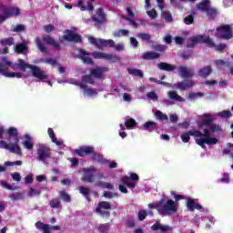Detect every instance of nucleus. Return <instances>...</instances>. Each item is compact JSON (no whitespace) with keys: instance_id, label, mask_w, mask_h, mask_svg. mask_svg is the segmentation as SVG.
Wrapping results in <instances>:
<instances>
[{"instance_id":"49530a36","label":"nucleus","mask_w":233,"mask_h":233,"mask_svg":"<svg viewBox=\"0 0 233 233\" xmlns=\"http://www.w3.org/2000/svg\"><path fill=\"white\" fill-rule=\"evenodd\" d=\"M59 196H60L61 199L63 201H65L66 203H70V201H72V198H70V195H68V193H66V191H60Z\"/></svg>"},{"instance_id":"aec40b11","label":"nucleus","mask_w":233,"mask_h":233,"mask_svg":"<svg viewBox=\"0 0 233 233\" xmlns=\"http://www.w3.org/2000/svg\"><path fill=\"white\" fill-rule=\"evenodd\" d=\"M92 161H97V163H101L105 165V163H108V160L103 157V155L96 152V149L93 147V153H90Z\"/></svg>"},{"instance_id":"2eb2a0df","label":"nucleus","mask_w":233,"mask_h":233,"mask_svg":"<svg viewBox=\"0 0 233 233\" xmlns=\"http://www.w3.org/2000/svg\"><path fill=\"white\" fill-rule=\"evenodd\" d=\"M0 45L4 46L3 50L0 49V54H9L8 46H14L15 45V41L14 40V37H8V38H3L0 40Z\"/></svg>"},{"instance_id":"6ab92c4d","label":"nucleus","mask_w":233,"mask_h":233,"mask_svg":"<svg viewBox=\"0 0 233 233\" xmlns=\"http://www.w3.org/2000/svg\"><path fill=\"white\" fill-rule=\"evenodd\" d=\"M187 210L189 212H194V210H202L203 209V206H201V204H199V203H196V201H194V199H192V198L187 199Z\"/></svg>"},{"instance_id":"052dcab7","label":"nucleus","mask_w":233,"mask_h":233,"mask_svg":"<svg viewBox=\"0 0 233 233\" xmlns=\"http://www.w3.org/2000/svg\"><path fill=\"white\" fill-rule=\"evenodd\" d=\"M171 196H174L175 198V203H179V201H181V199H185V196L183 195H177L176 191H171L170 192Z\"/></svg>"},{"instance_id":"a19ab883","label":"nucleus","mask_w":233,"mask_h":233,"mask_svg":"<svg viewBox=\"0 0 233 233\" xmlns=\"http://www.w3.org/2000/svg\"><path fill=\"white\" fill-rule=\"evenodd\" d=\"M218 117H222L223 119H230L232 117V113L230 110H222L218 113Z\"/></svg>"},{"instance_id":"7c9ffc66","label":"nucleus","mask_w":233,"mask_h":233,"mask_svg":"<svg viewBox=\"0 0 233 233\" xmlns=\"http://www.w3.org/2000/svg\"><path fill=\"white\" fill-rule=\"evenodd\" d=\"M78 190L80 194H82V196H84L86 199H87V201H90V192H92L90 188L80 186L78 187Z\"/></svg>"},{"instance_id":"680f3d73","label":"nucleus","mask_w":233,"mask_h":233,"mask_svg":"<svg viewBox=\"0 0 233 233\" xmlns=\"http://www.w3.org/2000/svg\"><path fill=\"white\" fill-rule=\"evenodd\" d=\"M42 41H44V43H46V45H50L52 46L56 40H54V38H52V36H50V35H47L46 36H45L42 39Z\"/></svg>"},{"instance_id":"13d9d810","label":"nucleus","mask_w":233,"mask_h":233,"mask_svg":"<svg viewBox=\"0 0 233 233\" xmlns=\"http://www.w3.org/2000/svg\"><path fill=\"white\" fill-rule=\"evenodd\" d=\"M106 59L107 61H112V63H116V62H117V61H120L121 58H119V56H117L106 54Z\"/></svg>"},{"instance_id":"4468645a","label":"nucleus","mask_w":233,"mask_h":233,"mask_svg":"<svg viewBox=\"0 0 233 233\" xmlns=\"http://www.w3.org/2000/svg\"><path fill=\"white\" fill-rule=\"evenodd\" d=\"M190 136H193V137H203V133H201L199 130L191 129L183 133L180 139L183 141V143H188V141H190Z\"/></svg>"},{"instance_id":"864d4df0","label":"nucleus","mask_w":233,"mask_h":233,"mask_svg":"<svg viewBox=\"0 0 233 233\" xmlns=\"http://www.w3.org/2000/svg\"><path fill=\"white\" fill-rule=\"evenodd\" d=\"M129 32L127 29H120L116 32H115L114 35L115 37H121V36H127L128 35Z\"/></svg>"},{"instance_id":"20e7f679","label":"nucleus","mask_w":233,"mask_h":233,"mask_svg":"<svg viewBox=\"0 0 233 233\" xmlns=\"http://www.w3.org/2000/svg\"><path fill=\"white\" fill-rule=\"evenodd\" d=\"M7 132L9 137H14V142L7 144L6 141L1 140V147L5 150H9L11 154H17V156H23V151H21V147H19V137L17 128L9 127Z\"/></svg>"},{"instance_id":"0e129e2a","label":"nucleus","mask_w":233,"mask_h":233,"mask_svg":"<svg viewBox=\"0 0 233 233\" xmlns=\"http://www.w3.org/2000/svg\"><path fill=\"white\" fill-rule=\"evenodd\" d=\"M25 28L24 25L18 24L13 28V32H25Z\"/></svg>"},{"instance_id":"f3484780","label":"nucleus","mask_w":233,"mask_h":233,"mask_svg":"<svg viewBox=\"0 0 233 233\" xmlns=\"http://www.w3.org/2000/svg\"><path fill=\"white\" fill-rule=\"evenodd\" d=\"M84 177H82V181L85 183H94L96 180V176L94 173L96 172V168H83Z\"/></svg>"},{"instance_id":"e2e57ef3","label":"nucleus","mask_w":233,"mask_h":233,"mask_svg":"<svg viewBox=\"0 0 233 233\" xmlns=\"http://www.w3.org/2000/svg\"><path fill=\"white\" fill-rule=\"evenodd\" d=\"M147 97L148 99H151L152 101H157V99H159V97L157 96V94H156V92L147 93Z\"/></svg>"},{"instance_id":"5fc2aeb1","label":"nucleus","mask_w":233,"mask_h":233,"mask_svg":"<svg viewBox=\"0 0 233 233\" xmlns=\"http://www.w3.org/2000/svg\"><path fill=\"white\" fill-rule=\"evenodd\" d=\"M28 196L29 198H34L35 196H41V190L30 187Z\"/></svg>"},{"instance_id":"8fccbe9b","label":"nucleus","mask_w":233,"mask_h":233,"mask_svg":"<svg viewBox=\"0 0 233 233\" xmlns=\"http://www.w3.org/2000/svg\"><path fill=\"white\" fill-rule=\"evenodd\" d=\"M26 48H27L26 43H20L16 45L15 46L16 54H23V52H25Z\"/></svg>"},{"instance_id":"423d86ee","label":"nucleus","mask_w":233,"mask_h":233,"mask_svg":"<svg viewBox=\"0 0 233 233\" xmlns=\"http://www.w3.org/2000/svg\"><path fill=\"white\" fill-rule=\"evenodd\" d=\"M21 15V9L13 5H0V25L5 23L10 17H18Z\"/></svg>"},{"instance_id":"c756f323","label":"nucleus","mask_w":233,"mask_h":233,"mask_svg":"<svg viewBox=\"0 0 233 233\" xmlns=\"http://www.w3.org/2000/svg\"><path fill=\"white\" fill-rule=\"evenodd\" d=\"M99 46H109V48H114V46H116V42H114V40L112 39L106 40V39L100 38Z\"/></svg>"},{"instance_id":"3c124183","label":"nucleus","mask_w":233,"mask_h":233,"mask_svg":"<svg viewBox=\"0 0 233 233\" xmlns=\"http://www.w3.org/2000/svg\"><path fill=\"white\" fill-rule=\"evenodd\" d=\"M0 185L3 188H6L7 190H17V187H12V185L8 184L6 180H1Z\"/></svg>"},{"instance_id":"1a4fd4ad","label":"nucleus","mask_w":233,"mask_h":233,"mask_svg":"<svg viewBox=\"0 0 233 233\" xmlns=\"http://www.w3.org/2000/svg\"><path fill=\"white\" fill-rule=\"evenodd\" d=\"M217 31L219 33V39L228 40L233 38L232 27L230 25H221L220 27L217 28Z\"/></svg>"},{"instance_id":"6e6d98bb","label":"nucleus","mask_w":233,"mask_h":233,"mask_svg":"<svg viewBox=\"0 0 233 233\" xmlns=\"http://www.w3.org/2000/svg\"><path fill=\"white\" fill-rule=\"evenodd\" d=\"M138 221H145L147 219V217L148 216V212L147 210H139L138 211Z\"/></svg>"},{"instance_id":"2f4dec72","label":"nucleus","mask_w":233,"mask_h":233,"mask_svg":"<svg viewBox=\"0 0 233 233\" xmlns=\"http://www.w3.org/2000/svg\"><path fill=\"white\" fill-rule=\"evenodd\" d=\"M127 72L130 76H136L137 77H140V79H143L144 77V74L141 69L129 68L127 69Z\"/></svg>"},{"instance_id":"58836bf2","label":"nucleus","mask_w":233,"mask_h":233,"mask_svg":"<svg viewBox=\"0 0 233 233\" xmlns=\"http://www.w3.org/2000/svg\"><path fill=\"white\" fill-rule=\"evenodd\" d=\"M155 116L157 119H158V121H168V116H167V114H164L160 110H157L155 113Z\"/></svg>"},{"instance_id":"f8f14e48","label":"nucleus","mask_w":233,"mask_h":233,"mask_svg":"<svg viewBox=\"0 0 233 233\" xmlns=\"http://www.w3.org/2000/svg\"><path fill=\"white\" fill-rule=\"evenodd\" d=\"M65 34L63 35V39L65 41H68L69 43H83V37L80 36V35L74 33V31L67 29L65 31Z\"/></svg>"},{"instance_id":"6e6552de","label":"nucleus","mask_w":233,"mask_h":233,"mask_svg":"<svg viewBox=\"0 0 233 233\" xmlns=\"http://www.w3.org/2000/svg\"><path fill=\"white\" fill-rule=\"evenodd\" d=\"M109 210H112V204H110L108 201H100L98 202L95 212L103 218H110Z\"/></svg>"},{"instance_id":"e433bc0d","label":"nucleus","mask_w":233,"mask_h":233,"mask_svg":"<svg viewBox=\"0 0 233 233\" xmlns=\"http://www.w3.org/2000/svg\"><path fill=\"white\" fill-rule=\"evenodd\" d=\"M11 201H19L25 199V196L21 192H15L9 195Z\"/></svg>"},{"instance_id":"72a5a7b5","label":"nucleus","mask_w":233,"mask_h":233,"mask_svg":"<svg viewBox=\"0 0 233 233\" xmlns=\"http://www.w3.org/2000/svg\"><path fill=\"white\" fill-rule=\"evenodd\" d=\"M35 45L38 50H40L43 54H46V52H48L46 46H45V44H43V40H41V38L37 37L35 39Z\"/></svg>"},{"instance_id":"4d7b16f0","label":"nucleus","mask_w":233,"mask_h":233,"mask_svg":"<svg viewBox=\"0 0 233 233\" xmlns=\"http://www.w3.org/2000/svg\"><path fill=\"white\" fill-rule=\"evenodd\" d=\"M205 94L198 92V93H189L187 96V99H198L199 97H203Z\"/></svg>"},{"instance_id":"b1692460","label":"nucleus","mask_w":233,"mask_h":233,"mask_svg":"<svg viewBox=\"0 0 233 233\" xmlns=\"http://www.w3.org/2000/svg\"><path fill=\"white\" fill-rule=\"evenodd\" d=\"M210 0H202L200 3L197 4V9L200 12H206L210 7Z\"/></svg>"},{"instance_id":"c03bdc74","label":"nucleus","mask_w":233,"mask_h":233,"mask_svg":"<svg viewBox=\"0 0 233 233\" xmlns=\"http://www.w3.org/2000/svg\"><path fill=\"white\" fill-rule=\"evenodd\" d=\"M97 230L99 233H106L108 230H110V224L106 223V224H100L97 227Z\"/></svg>"},{"instance_id":"cd10ccee","label":"nucleus","mask_w":233,"mask_h":233,"mask_svg":"<svg viewBox=\"0 0 233 233\" xmlns=\"http://www.w3.org/2000/svg\"><path fill=\"white\" fill-rule=\"evenodd\" d=\"M167 96L169 99H172V101H177L178 103H183V101H185V99H183L181 96L177 95V92L176 91H169Z\"/></svg>"},{"instance_id":"338daca9","label":"nucleus","mask_w":233,"mask_h":233,"mask_svg":"<svg viewBox=\"0 0 233 233\" xmlns=\"http://www.w3.org/2000/svg\"><path fill=\"white\" fill-rule=\"evenodd\" d=\"M5 165L6 167H14L15 165H17L18 167H21V165H23V161H21V160H16L15 162L7 161V162L5 163Z\"/></svg>"},{"instance_id":"69168bd1","label":"nucleus","mask_w":233,"mask_h":233,"mask_svg":"<svg viewBox=\"0 0 233 233\" xmlns=\"http://www.w3.org/2000/svg\"><path fill=\"white\" fill-rule=\"evenodd\" d=\"M185 25H192L194 24V15H189L184 18Z\"/></svg>"},{"instance_id":"603ef678","label":"nucleus","mask_w":233,"mask_h":233,"mask_svg":"<svg viewBox=\"0 0 233 233\" xmlns=\"http://www.w3.org/2000/svg\"><path fill=\"white\" fill-rule=\"evenodd\" d=\"M163 17L166 23H172L174 21V18L172 17V14L170 13V11H164Z\"/></svg>"},{"instance_id":"c85d7f7f","label":"nucleus","mask_w":233,"mask_h":233,"mask_svg":"<svg viewBox=\"0 0 233 233\" xmlns=\"http://www.w3.org/2000/svg\"><path fill=\"white\" fill-rule=\"evenodd\" d=\"M143 130H148L152 132V130H156L157 128V123L154 121H147L142 126Z\"/></svg>"},{"instance_id":"473e14b6","label":"nucleus","mask_w":233,"mask_h":233,"mask_svg":"<svg viewBox=\"0 0 233 233\" xmlns=\"http://www.w3.org/2000/svg\"><path fill=\"white\" fill-rule=\"evenodd\" d=\"M95 187H98L99 188H107L108 190L114 189V185H112L110 183L104 182V181H97L95 184Z\"/></svg>"},{"instance_id":"09e8293b","label":"nucleus","mask_w":233,"mask_h":233,"mask_svg":"<svg viewBox=\"0 0 233 233\" xmlns=\"http://www.w3.org/2000/svg\"><path fill=\"white\" fill-rule=\"evenodd\" d=\"M85 0H76V4L73 6L79 8L81 12H86V7H85Z\"/></svg>"},{"instance_id":"dca6fc26","label":"nucleus","mask_w":233,"mask_h":233,"mask_svg":"<svg viewBox=\"0 0 233 233\" xmlns=\"http://www.w3.org/2000/svg\"><path fill=\"white\" fill-rule=\"evenodd\" d=\"M178 73H179L180 77H182V79H190L196 74L194 69L188 68L185 66H180L178 67Z\"/></svg>"},{"instance_id":"bb28decb","label":"nucleus","mask_w":233,"mask_h":233,"mask_svg":"<svg viewBox=\"0 0 233 233\" xmlns=\"http://www.w3.org/2000/svg\"><path fill=\"white\" fill-rule=\"evenodd\" d=\"M151 230H153L154 232L160 230L161 232H167V230H170V227L168 226H163L161 225V223L159 222H156L152 227H151Z\"/></svg>"},{"instance_id":"412c9836","label":"nucleus","mask_w":233,"mask_h":233,"mask_svg":"<svg viewBox=\"0 0 233 233\" xmlns=\"http://www.w3.org/2000/svg\"><path fill=\"white\" fill-rule=\"evenodd\" d=\"M161 55L159 53L156 52H146L142 54V59H145L146 61H152L154 59H159Z\"/></svg>"},{"instance_id":"9d476101","label":"nucleus","mask_w":233,"mask_h":233,"mask_svg":"<svg viewBox=\"0 0 233 233\" xmlns=\"http://www.w3.org/2000/svg\"><path fill=\"white\" fill-rule=\"evenodd\" d=\"M38 161H45L52 157V149L45 145H40L37 149Z\"/></svg>"},{"instance_id":"f03ea898","label":"nucleus","mask_w":233,"mask_h":233,"mask_svg":"<svg viewBox=\"0 0 233 233\" xmlns=\"http://www.w3.org/2000/svg\"><path fill=\"white\" fill-rule=\"evenodd\" d=\"M3 63L10 68L14 70H22V72H26V68H29L32 72L33 77L35 79H39L40 81H44V79H48V75H46V71L41 70V67L37 66H34L31 64H26L24 59H18L17 63L14 64L11 61H8L6 57L2 58Z\"/></svg>"},{"instance_id":"79ce46f5","label":"nucleus","mask_w":233,"mask_h":233,"mask_svg":"<svg viewBox=\"0 0 233 233\" xmlns=\"http://www.w3.org/2000/svg\"><path fill=\"white\" fill-rule=\"evenodd\" d=\"M40 63H46V65H51V66H57V60L55 58H42Z\"/></svg>"},{"instance_id":"0eeeda50","label":"nucleus","mask_w":233,"mask_h":233,"mask_svg":"<svg viewBox=\"0 0 233 233\" xmlns=\"http://www.w3.org/2000/svg\"><path fill=\"white\" fill-rule=\"evenodd\" d=\"M79 54V59L83 60V63H86V65H93L94 61H92V58L86 56H92L94 59H106V53H101V52H86L85 49H78Z\"/></svg>"},{"instance_id":"39448f33","label":"nucleus","mask_w":233,"mask_h":233,"mask_svg":"<svg viewBox=\"0 0 233 233\" xmlns=\"http://www.w3.org/2000/svg\"><path fill=\"white\" fill-rule=\"evenodd\" d=\"M179 203H176L170 198L160 200V216H172V214L177 213Z\"/></svg>"},{"instance_id":"5701e85b","label":"nucleus","mask_w":233,"mask_h":233,"mask_svg":"<svg viewBox=\"0 0 233 233\" xmlns=\"http://www.w3.org/2000/svg\"><path fill=\"white\" fill-rule=\"evenodd\" d=\"M159 70H164L165 72H174L176 70V66H172L168 63L161 62L157 65Z\"/></svg>"},{"instance_id":"c9c22d12","label":"nucleus","mask_w":233,"mask_h":233,"mask_svg":"<svg viewBox=\"0 0 233 233\" xmlns=\"http://www.w3.org/2000/svg\"><path fill=\"white\" fill-rule=\"evenodd\" d=\"M207 17L210 20L216 19V15H218V10L212 7H209L208 10L206 11Z\"/></svg>"},{"instance_id":"f704fd0d","label":"nucleus","mask_w":233,"mask_h":233,"mask_svg":"<svg viewBox=\"0 0 233 233\" xmlns=\"http://www.w3.org/2000/svg\"><path fill=\"white\" fill-rule=\"evenodd\" d=\"M138 39H141L142 41H146L147 43H148L149 45H152V41L150 34L148 33H138L137 35Z\"/></svg>"},{"instance_id":"ddd939ff","label":"nucleus","mask_w":233,"mask_h":233,"mask_svg":"<svg viewBox=\"0 0 233 233\" xmlns=\"http://www.w3.org/2000/svg\"><path fill=\"white\" fill-rule=\"evenodd\" d=\"M195 86L196 83H194V80L185 79L181 82H177V84H175V88L183 92L185 90H190V88H194Z\"/></svg>"},{"instance_id":"ea45409f","label":"nucleus","mask_w":233,"mask_h":233,"mask_svg":"<svg viewBox=\"0 0 233 233\" xmlns=\"http://www.w3.org/2000/svg\"><path fill=\"white\" fill-rule=\"evenodd\" d=\"M125 125L127 130H132V128H136V125H137V122H136V119L134 118H129L126 121Z\"/></svg>"},{"instance_id":"7ed1b4c3","label":"nucleus","mask_w":233,"mask_h":233,"mask_svg":"<svg viewBox=\"0 0 233 233\" xmlns=\"http://www.w3.org/2000/svg\"><path fill=\"white\" fill-rule=\"evenodd\" d=\"M196 45H206L208 48H215L217 52H223V50L227 48V44H218L216 46L214 40H212L210 36L205 35L191 36L187 44V48H194Z\"/></svg>"},{"instance_id":"393cba45","label":"nucleus","mask_w":233,"mask_h":233,"mask_svg":"<svg viewBox=\"0 0 233 233\" xmlns=\"http://www.w3.org/2000/svg\"><path fill=\"white\" fill-rule=\"evenodd\" d=\"M25 141L23 142L24 147L26 148V150H33L34 149V142L32 141V137L30 135L25 134Z\"/></svg>"},{"instance_id":"774afa93","label":"nucleus","mask_w":233,"mask_h":233,"mask_svg":"<svg viewBox=\"0 0 233 233\" xmlns=\"http://www.w3.org/2000/svg\"><path fill=\"white\" fill-rule=\"evenodd\" d=\"M154 50H157V52H165L167 50V46L165 45H156L153 46Z\"/></svg>"},{"instance_id":"4be33fe9","label":"nucleus","mask_w":233,"mask_h":233,"mask_svg":"<svg viewBox=\"0 0 233 233\" xmlns=\"http://www.w3.org/2000/svg\"><path fill=\"white\" fill-rule=\"evenodd\" d=\"M212 74V66H208L206 67H202L198 70V75L200 77H203L204 79H207L208 76Z\"/></svg>"},{"instance_id":"37998d69","label":"nucleus","mask_w":233,"mask_h":233,"mask_svg":"<svg viewBox=\"0 0 233 233\" xmlns=\"http://www.w3.org/2000/svg\"><path fill=\"white\" fill-rule=\"evenodd\" d=\"M51 208H59L61 207V199L56 198L49 201Z\"/></svg>"},{"instance_id":"9b49d317","label":"nucleus","mask_w":233,"mask_h":233,"mask_svg":"<svg viewBox=\"0 0 233 233\" xmlns=\"http://www.w3.org/2000/svg\"><path fill=\"white\" fill-rule=\"evenodd\" d=\"M93 21L96 26H102L104 23H106V14L105 13V9H103V7L96 9V15L93 16Z\"/></svg>"},{"instance_id":"a211bd4d","label":"nucleus","mask_w":233,"mask_h":233,"mask_svg":"<svg viewBox=\"0 0 233 233\" xmlns=\"http://www.w3.org/2000/svg\"><path fill=\"white\" fill-rule=\"evenodd\" d=\"M94 153V147L86 146L84 147H80L79 149L75 150V154L79 156V157H85L86 156H90V154Z\"/></svg>"},{"instance_id":"a18cd8bd","label":"nucleus","mask_w":233,"mask_h":233,"mask_svg":"<svg viewBox=\"0 0 233 233\" xmlns=\"http://www.w3.org/2000/svg\"><path fill=\"white\" fill-rule=\"evenodd\" d=\"M90 74L93 77H96V79H101V77H103V74L101 73L99 67L92 69L90 71Z\"/></svg>"},{"instance_id":"4c0bfd02","label":"nucleus","mask_w":233,"mask_h":233,"mask_svg":"<svg viewBox=\"0 0 233 233\" xmlns=\"http://www.w3.org/2000/svg\"><path fill=\"white\" fill-rule=\"evenodd\" d=\"M0 74H2V76H5V77H15V72L5 71V66L3 64H0Z\"/></svg>"},{"instance_id":"bf43d9fd","label":"nucleus","mask_w":233,"mask_h":233,"mask_svg":"<svg viewBox=\"0 0 233 233\" xmlns=\"http://www.w3.org/2000/svg\"><path fill=\"white\" fill-rule=\"evenodd\" d=\"M149 208H156L158 212V214H160V208H161V200L156 203H150L148 204Z\"/></svg>"},{"instance_id":"f257e3e1","label":"nucleus","mask_w":233,"mask_h":233,"mask_svg":"<svg viewBox=\"0 0 233 233\" xmlns=\"http://www.w3.org/2000/svg\"><path fill=\"white\" fill-rule=\"evenodd\" d=\"M204 120L198 123V128H203V127H208V128L205 127L202 133V138H197L196 143L201 148H207L205 145H218L219 143V139L217 137H210V134H216V132H221V127L213 123L214 116L212 115L204 114L203 116Z\"/></svg>"},{"instance_id":"a878e982","label":"nucleus","mask_w":233,"mask_h":233,"mask_svg":"<svg viewBox=\"0 0 233 233\" xmlns=\"http://www.w3.org/2000/svg\"><path fill=\"white\" fill-rule=\"evenodd\" d=\"M47 134L50 137V139L52 140V143H55V145H56V147H61V145H63V142L57 140V137H56V133H54V129L49 127L47 129Z\"/></svg>"},{"instance_id":"de8ad7c7","label":"nucleus","mask_w":233,"mask_h":233,"mask_svg":"<svg viewBox=\"0 0 233 233\" xmlns=\"http://www.w3.org/2000/svg\"><path fill=\"white\" fill-rule=\"evenodd\" d=\"M93 76L90 75H84L82 76V81H85V83H88L89 85H96V81L94 80Z\"/></svg>"}]
</instances>
